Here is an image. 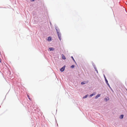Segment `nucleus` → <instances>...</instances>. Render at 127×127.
I'll use <instances>...</instances> for the list:
<instances>
[{"instance_id": "obj_1", "label": "nucleus", "mask_w": 127, "mask_h": 127, "mask_svg": "<svg viewBox=\"0 0 127 127\" xmlns=\"http://www.w3.org/2000/svg\"><path fill=\"white\" fill-rule=\"evenodd\" d=\"M57 30V33L58 34L59 38V39L60 40H61V33H60L57 30Z\"/></svg>"}, {"instance_id": "obj_2", "label": "nucleus", "mask_w": 127, "mask_h": 127, "mask_svg": "<svg viewBox=\"0 0 127 127\" xmlns=\"http://www.w3.org/2000/svg\"><path fill=\"white\" fill-rule=\"evenodd\" d=\"M105 78V80L106 81V83L107 84V85L110 88V86L109 85V83H108V81L107 80L106 78L105 77H104Z\"/></svg>"}, {"instance_id": "obj_3", "label": "nucleus", "mask_w": 127, "mask_h": 127, "mask_svg": "<svg viewBox=\"0 0 127 127\" xmlns=\"http://www.w3.org/2000/svg\"><path fill=\"white\" fill-rule=\"evenodd\" d=\"M88 81H84L82 82L81 83V84L82 85H83L85 84L86 83H87L88 82Z\"/></svg>"}, {"instance_id": "obj_4", "label": "nucleus", "mask_w": 127, "mask_h": 127, "mask_svg": "<svg viewBox=\"0 0 127 127\" xmlns=\"http://www.w3.org/2000/svg\"><path fill=\"white\" fill-rule=\"evenodd\" d=\"M64 69L65 67L64 66L60 69V70L61 71L63 72L64 71Z\"/></svg>"}, {"instance_id": "obj_5", "label": "nucleus", "mask_w": 127, "mask_h": 127, "mask_svg": "<svg viewBox=\"0 0 127 127\" xmlns=\"http://www.w3.org/2000/svg\"><path fill=\"white\" fill-rule=\"evenodd\" d=\"M100 94H98L97 95H96L95 97V99H97V98L98 97L100 96Z\"/></svg>"}, {"instance_id": "obj_6", "label": "nucleus", "mask_w": 127, "mask_h": 127, "mask_svg": "<svg viewBox=\"0 0 127 127\" xmlns=\"http://www.w3.org/2000/svg\"><path fill=\"white\" fill-rule=\"evenodd\" d=\"M49 49L50 51H53L54 50V49L53 48H50Z\"/></svg>"}, {"instance_id": "obj_7", "label": "nucleus", "mask_w": 127, "mask_h": 127, "mask_svg": "<svg viewBox=\"0 0 127 127\" xmlns=\"http://www.w3.org/2000/svg\"><path fill=\"white\" fill-rule=\"evenodd\" d=\"M62 58L63 59H66L65 58V57L64 55L63 54H62Z\"/></svg>"}, {"instance_id": "obj_8", "label": "nucleus", "mask_w": 127, "mask_h": 127, "mask_svg": "<svg viewBox=\"0 0 127 127\" xmlns=\"http://www.w3.org/2000/svg\"><path fill=\"white\" fill-rule=\"evenodd\" d=\"M95 93H93V94H91L90 95V97H92V96H93L94 95H95Z\"/></svg>"}, {"instance_id": "obj_9", "label": "nucleus", "mask_w": 127, "mask_h": 127, "mask_svg": "<svg viewBox=\"0 0 127 127\" xmlns=\"http://www.w3.org/2000/svg\"><path fill=\"white\" fill-rule=\"evenodd\" d=\"M51 38L50 37H48V41H51Z\"/></svg>"}, {"instance_id": "obj_10", "label": "nucleus", "mask_w": 127, "mask_h": 127, "mask_svg": "<svg viewBox=\"0 0 127 127\" xmlns=\"http://www.w3.org/2000/svg\"><path fill=\"white\" fill-rule=\"evenodd\" d=\"M124 115H121L120 116V118L122 119L123 118Z\"/></svg>"}, {"instance_id": "obj_11", "label": "nucleus", "mask_w": 127, "mask_h": 127, "mask_svg": "<svg viewBox=\"0 0 127 127\" xmlns=\"http://www.w3.org/2000/svg\"><path fill=\"white\" fill-rule=\"evenodd\" d=\"M88 95H86L85 96H84L83 97V98H86L87 97V96Z\"/></svg>"}, {"instance_id": "obj_12", "label": "nucleus", "mask_w": 127, "mask_h": 127, "mask_svg": "<svg viewBox=\"0 0 127 127\" xmlns=\"http://www.w3.org/2000/svg\"><path fill=\"white\" fill-rule=\"evenodd\" d=\"M74 67V65H72L71 66V67L72 68H73Z\"/></svg>"}, {"instance_id": "obj_13", "label": "nucleus", "mask_w": 127, "mask_h": 127, "mask_svg": "<svg viewBox=\"0 0 127 127\" xmlns=\"http://www.w3.org/2000/svg\"><path fill=\"white\" fill-rule=\"evenodd\" d=\"M28 97L29 99L30 100H31V99L30 98L29 96L28 95Z\"/></svg>"}, {"instance_id": "obj_14", "label": "nucleus", "mask_w": 127, "mask_h": 127, "mask_svg": "<svg viewBox=\"0 0 127 127\" xmlns=\"http://www.w3.org/2000/svg\"><path fill=\"white\" fill-rule=\"evenodd\" d=\"M71 58H72L73 60L75 61V60H74V59L73 58V57H71Z\"/></svg>"}, {"instance_id": "obj_15", "label": "nucleus", "mask_w": 127, "mask_h": 127, "mask_svg": "<svg viewBox=\"0 0 127 127\" xmlns=\"http://www.w3.org/2000/svg\"><path fill=\"white\" fill-rule=\"evenodd\" d=\"M34 0H31V1H34Z\"/></svg>"}, {"instance_id": "obj_16", "label": "nucleus", "mask_w": 127, "mask_h": 127, "mask_svg": "<svg viewBox=\"0 0 127 127\" xmlns=\"http://www.w3.org/2000/svg\"><path fill=\"white\" fill-rule=\"evenodd\" d=\"M105 99L106 100H107V98H105Z\"/></svg>"}]
</instances>
